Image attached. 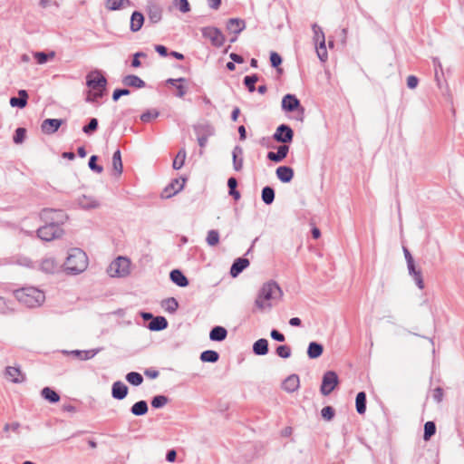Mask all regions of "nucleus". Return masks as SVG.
Wrapping results in <instances>:
<instances>
[{
	"label": "nucleus",
	"instance_id": "2",
	"mask_svg": "<svg viewBox=\"0 0 464 464\" xmlns=\"http://www.w3.org/2000/svg\"><path fill=\"white\" fill-rule=\"evenodd\" d=\"M14 295L20 303L27 307L40 306L45 299L44 292L34 286L17 289L14 292Z\"/></svg>",
	"mask_w": 464,
	"mask_h": 464
},
{
	"label": "nucleus",
	"instance_id": "60",
	"mask_svg": "<svg viewBox=\"0 0 464 464\" xmlns=\"http://www.w3.org/2000/svg\"><path fill=\"white\" fill-rule=\"evenodd\" d=\"M334 413V409L332 406H325L321 411V415L325 420H333Z\"/></svg>",
	"mask_w": 464,
	"mask_h": 464
},
{
	"label": "nucleus",
	"instance_id": "51",
	"mask_svg": "<svg viewBox=\"0 0 464 464\" xmlns=\"http://www.w3.org/2000/svg\"><path fill=\"white\" fill-rule=\"evenodd\" d=\"M206 241L211 246H216L218 243V241H219L218 231V230H214V229L209 230L208 232Z\"/></svg>",
	"mask_w": 464,
	"mask_h": 464
},
{
	"label": "nucleus",
	"instance_id": "56",
	"mask_svg": "<svg viewBox=\"0 0 464 464\" xmlns=\"http://www.w3.org/2000/svg\"><path fill=\"white\" fill-rule=\"evenodd\" d=\"M173 5L183 14L190 11V5L188 0H174Z\"/></svg>",
	"mask_w": 464,
	"mask_h": 464
},
{
	"label": "nucleus",
	"instance_id": "31",
	"mask_svg": "<svg viewBox=\"0 0 464 464\" xmlns=\"http://www.w3.org/2000/svg\"><path fill=\"white\" fill-rule=\"evenodd\" d=\"M268 351V341L265 338L258 339L253 344V353L256 355H266Z\"/></svg>",
	"mask_w": 464,
	"mask_h": 464
},
{
	"label": "nucleus",
	"instance_id": "50",
	"mask_svg": "<svg viewBox=\"0 0 464 464\" xmlns=\"http://www.w3.org/2000/svg\"><path fill=\"white\" fill-rule=\"evenodd\" d=\"M54 55H55L54 52H50L49 53H46L44 52H36L34 54V58L36 59V61L39 64H44V63H47V61L50 58H53Z\"/></svg>",
	"mask_w": 464,
	"mask_h": 464
},
{
	"label": "nucleus",
	"instance_id": "16",
	"mask_svg": "<svg viewBox=\"0 0 464 464\" xmlns=\"http://www.w3.org/2000/svg\"><path fill=\"white\" fill-rule=\"evenodd\" d=\"M5 375L14 383H21L24 382L25 376L18 367L7 366Z\"/></svg>",
	"mask_w": 464,
	"mask_h": 464
},
{
	"label": "nucleus",
	"instance_id": "42",
	"mask_svg": "<svg viewBox=\"0 0 464 464\" xmlns=\"http://www.w3.org/2000/svg\"><path fill=\"white\" fill-rule=\"evenodd\" d=\"M112 168L117 175H121L123 170L121 150H117L112 155Z\"/></svg>",
	"mask_w": 464,
	"mask_h": 464
},
{
	"label": "nucleus",
	"instance_id": "35",
	"mask_svg": "<svg viewBox=\"0 0 464 464\" xmlns=\"http://www.w3.org/2000/svg\"><path fill=\"white\" fill-rule=\"evenodd\" d=\"M148 403L146 401L143 400L135 402L130 408V412L135 416L145 415L148 412Z\"/></svg>",
	"mask_w": 464,
	"mask_h": 464
},
{
	"label": "nucleus",
	"instance_id": "36",
	"mask_svg": "<svg viewBox=\"0 0 464 464\" xmlns=\"http://www.w3.org/2000/svg\"><path fill=\"white\" fill-rule=\"evenodd\" d=\"M42 397L51 403H56L60 401V395L52 388L44 387L41 391Z\"/></svg>",
	"mask_w": 464,
	"mask_h": 464
},
{
	"label": "nucleus",
	"instance_id": "25",
	"mask_svg": "<svg viewBox=\"0 0 464 464\" xmlns=\"http://www.w3.org/2000/svg\"><path fill=\"white\" fill-rule=\"evenodd\" d=\"M246 27L244 20L239 18H230L227 22V29L235 34H240Z\"/></svg>",
	"mask_w": 464,
	"mask_h": 464
},
{
	"label": "nucleus",
	"instance_id": "22",
	"mask_svg": "<svg viewBox=\"0 0 464 464\" xmlns=\"http://www.w3.org/2000/svg\"><path fill=\"white\" fill-rule=\"evenodd\" d=\"M289 146L283 144L277 148V151H269L266 157L269 160L278 163L287 156Z\"/></svg>",
	"mask_w": 464,
	"mask_h": 464
},
{
	"label": "nucleus",
	"instance_id": "10",
	"mask_svg": "<svg viewBox=\"0 0 464 464\" xmlns=\"http://www.w3.org/2000/svg\"><path fill=\"white\" fill-rule=\"evenodd\" d=\"M202 36L208 39L215 47H221L225 44V36L222 32L214 26H206L201 29Z\"/></svg>",
	"mask_w": 464,
	"mask_h": 464
},
{
	"label": "nucleus",
	"instance_id": "29",
	"mask_svg": "<svg viewBox=\"0 0 464 464\" xmlns=\"http://www.w3.org/2000/svg\"><path fill=\"white\" fill-rule=\"evenodd\" d=\"M168 327V321L164 316H154L152 321L148 324V328L150 331L159 332Z\"/></svg>",
	"mask_w": 464,
	"mask_h": 464
},
{
	"label": "nucleus",
	"instance_id": "53",
	"mask_svg": "<svg viewBox=\"0 0 464 464\" xmlns=\"http://www.w3.org/2000/svg\"><path fill=\"white\" fill-rule=\"evenodd\" d=\"M26 136V130L19 127L15 130L13 140L15 144H21L24 141Z\"/></svg>",
	"mask_w": 464,
	"mask_h": 464
},
{
	"label": "nucleus",
	"instance_id": "41",
	"mask_svg": "<svg viewBox=\"0 0 464 464\" xmlns=\"http://www.w3.org/2000/svg\"><path fill=\"white\" fill-rule=\"evenodd\" d=\"M219 359V354L214 350H206L200 353V360L204 362H217Z\"/></svg>",
	"mask_w": 464,
	"mask_h": 464
},
{
	"label": "nucleus",
	"instance_id": "59",
	"mask_svg": "<svg viewBox=\"0 0 464 464\" xmlns=\"http://www.w3.org/2000/svg\"><path fill=\"white\" fill-rule=\"evenodd\" d=\"M318 46L316 47V53H317V55H318V58L322 61V62H324L327 60V51H326V46H325V42H322V43H319L317 44Z\"/></svg>",
	"mask_w": 464,
	"mask_h": 464
},
{
	"label": "nucleus",
	"instance_id": "47",
	"mask_svg": "<svg viewBox=\"0 0 464 464\" xmlns=\"http://www.w3.org/2000/svg\"><path fill=\"white\" fill-rule=\"evenodd\" d=\"M126 380L134 386H139L143 382L142 375L137 372H130L127 373Z\"/></svg>",
	"mask_w": 464,
	"mask_h": 464
},
{
	"label": "nucleus",
	"instance_id": "5",
	"mask_svg": "<svg viewBox=\"0 0 464 464\" xmlns=\"http://www.w3.org/2000/svg\"><path fill=\"white\" fill-rule=\"evenodd\" d=\"M86 85L92 91L105 92L107 86V79L100 70L90 72L86 75Z\"/></svg>",
	"mask_w": 464,
	"mask_h": 464
},
{
	"label": "nucleus",
	"instance_id": "49",
	"mask_svg": "<svg viewBox=\"0 0 464 464\" xmlns=\"http://www.w3.org/2000/svg\"><path fill=\"white\" fill-rule=\"evenodd\" d=\"M169 402V398L165 395H156L151 400V406L155 409L164 407Z\"/></svg>",
	"mask_w": 464,
	"mask_h": 464
},
{
	"label": "nucleus",
	"instance_id": "13",
	"mask_svg": "<svg viewBox=\"0 0 464 464\" xmlns=\"http://www.w3.org/2000/svg\"><path fill=\"white\" fill-rule=\"evenodd\" d=\"M62 124L63 120L61 119H46L42 122L41 129L45 134H53L58 130Z\"/></svg>",
	"mask_w": 464,
	"mask_h": 464
},
{
	"label": "nucleus",
	"instance_id": "23",
	"mask_svg": "<svg viewBox=\"0 0 464 464\" xmlns=\"http://www.w3.org/2000/svg\"><path fill=\"white\" fill-rule=\"evenodd\" d=\"M169 278L172 281V283H174L175 285H177L179 287H186L189 284L187 276L179 269H173L169 273Z\"/></svg>",
	"mask_w": 464,
	"mask_h": 464
},
{
	"label": "nucleus",
	"instance_id": "7",
	"mask_svg": "<svg viewBox=\"0 0 464 464\" xmlns=\"http://www.w3.org/2000/svg\"><path fill=\"white\" fill-rule=\"evenodd\" d=\"M63 233L61 227L45 222V225L37 229V237L44 241H51L60 237Z\"/></svg>",
	"mask_w": 464,
	"mask_h": 464
},
{
	"label": "nucleus",
	"instance_id": "55",
	"mask_svg": "<svg viewBox=\"0 0 464 464\" xmlns=\"http://www.w3.org/2000/svg\"><path fill=\"white\" fill-rule=\"evenodd\" d=\"M276 353L279 357L287 359L291 356V348L286 344H282L276 347Z\"/></svg>",
	"mask_w": 464,
	"mask_h": 464
},
{
	"label": "nucleus",
	"instance_id": "62",
	"mask_svg": "<svg viewBox=\"0 0 464 464\" xmlns=\"http://www.w3.org/2000/svg\"><path fill=\"white\" fill-rule=\"evenodd\" d=\"M270 63L272 67L278 68L282 63V57L276 52L270 53Z\"/></svg>",
	"mask_w": 464,
	"mask_h": 464
},
{
	"label": "nucleus",
	"instance_id": "44",
	"mask_svg": "<svg viewBox=\"0 0 464 464\" xmlns=\"http://www.w3.org/2000/svg\"><path fill=\"white\" fill-rule=\"evenodd\" d=\"M258 80L259 77L257 74L246 75L244 77L243 82L249 92H254L256 91V83Z\"/></svg>",
	"mask_w": 464,
	"mask_h": 464
},
{
	"label": "nucleus",
	"instance_id": "11",
	"mask_svg": "<svg viewBox=\"0 0 464 464\" xmlns=\"http://www.w3.org/2000/svg\"><path fill=\"white\" fill-rule=\"evenodd\" d=\"M293 138L294 131L291 129V127L288 126L287 124L279 125L273 135V139L276 141L284 143L285 145L286 143L291 142L293 140Z\"/></svg>",
	"mask_w": 464,
	"mask_h": 464
},
{
	"label": "nucleus",
	"instance_id": "32",
	"mask_svg": "<svg viewBox=\"0 0 464 464\" xmlns=\"http://www.w3.org/2000/svg\"><path fill=\"white\" fill-rule=\"evenodd\" d=\"M122 83L126 86L135 87V88L145 87V82L134 74H129V75H126L125 77H123Z\"/></svg>",
	"mask_w": 464,
	"mask_h": 464
},
{
	"label": "nucleus",
	"instance_id": "61",
	"mask_svg": "<svg viewBox=\"0 0 464 464\" xmlns=\"http://www.w3.org/2000/svg\"><path fill=\"white\" fill-rule=\"evenodd\" d=\"M130 93V92L127 88L116 89L112 92V100L117 102L121 96L129 95Z\"/></svg>",
	"mask_w": 464,
	"mask_h": 464
},
{
	"label": "nucleus",
	"instance_id": "6",
	"mask_svg": "<svg viewBox=\"0 0 464 464\" xmlns=\"http://www.w3.org/2000/svg\"><path fill=\"white\" fill-rule=\"evenodd\" d=\"M40 218L44 222H50L59 227L68 219V216L63 210L54 208L43 209Z\"/></svg>",
	"mask_w": 464,
	"mask_h": 464
},
{
	"label": "nucleus",
	"instance_id": "15",
	"mask_svg": "<svg viewBox=\"0 0 464 464\" xmlns=\"http://www.w3.org/2000/svg\"><path fill=\"white\" fill-rule=\"evenodd\" d=\"M248 266L249 260L247 258L238 257L235 259L230 267V276L232 277L238 276Z\"/></svg>",
	"mask_w": 464,
	"mask_h": 464
},
{
	"label": "nucleus",
	"instance_id": "64",
	"mask_svg": "<svg viewBox=\"0 0 464 464\" xmlns=\"http://www.w3.org/2000/svg\"><path fill=\"white\" fill-rule=\"evenodd\" d=\"M270 336L273 340L280 342V343L285 342V335L276 329H273L270 332Z\"/></svg>",
	"mask_w": 464,
	"mask_h": 464
},
{
	"label": "nucleus",
	"instance_id": "17",
	"mask_svg": "<svg viewBox=\"0 0 464 464\" xmlns=\"http://www.w3.org/2000/svg\"><path fill=\"white\" fill-rule=\"evenodd\" d=\"M300 380L297 374H291L283 382L282 388L288 393H293L299 389Z\"/></svg>",
	"mask_w": 464,
	"mask_h": 464
},
{
	"label": "nucleus",
	"instance_id": "14",
	"mask_svg": "<svg viewBox=\"0 0 464 464\" xmlns=\"http://www.w3.org/2000/svg\"><path fill=\"white\" fill-rule=\"evenodd\" d=\"M244 150L243 148L239 145L234 147L232 150V162L233 169L235 171H241L244 164L243 158Z\"/></svg>",
	"mask_w": 464,
	"mask_h": 464
},
{
	"label": "nucleus",
	"instance_id": "19",
	"mask_svg": "<svg viewBox=\"0 0 464 464\" xmlns=\"http://www.w3.org/2000/svg\"><path fill=\"white\" fill-rule=\"evenodd\" d=\"M128 386L121 382L117 381L112 384L111 396L116 400H123L128 394Z\"/></svg>",
	"mask_w": 464,
	"mask_h": 464
},
{
	"label": "nucleus",
	"instance_id": "37",
	"mask_svg": "<svg viewBox=\"0 0 464 464\" xmlns=\"http://www.w3.org/2000/svg\"><path fill=\"white\" fill-rule=\"evenodd\" d=\"M355 407L359 414H363L366 411V393L360 392L355 398Z\"/></svg>",
	"mask_w": 464,
	"mask_h": 464
},
{
	"label": "nucleus",
	"instance_id": "28",
	"mask_svg": "<svg viewBox=\"0 0 464 464\" xmlns=\"http://www.w3.org/2000/svg\"><path fill=\"white\" fill-rule=\"evenodd\" d=\"M144 24V15L139 12L134 11L130 16V29L131 32L136 33L140 31Z\"/></svg>",
	"mask_w": 464,
	"mask_h": 464
},
{
	"label": "nucleus",
	"instance_id": "3",
	"mask_svg": "<svg viewBox=\"0 0 464 464\" xmlns=\"http://www.w3.org/2000/svg\"><path fill=\"white\" fill-rule=\"evenodd\" d=\"M88 266L86 254L80 248H72L64 262V269L68 274L77 275L83 272Z\"/></svg>",
	"mask_w": 464,
	"mask_h": 464
},
{
	"label": "nucleus",
	"instance_id": "26",
	"mask_svg": "<svg viewBox=\"0 0 464 464\" xmlns=\"http://www.w3.org/2000/svg\"><path fill=\"white\" fill-rule=\"evenodd\" d=\"M28 97V93L25 90H20L18 92V97L10 98V105L23 109L27 105Z\"/></svg>",
	"mask_w": 464,
	"mask_h": 464
},
{
	"label": "nucleus",
	"instance_id": "4",
	"mask_svg": "<svg viewBox=\"0 0 464 464\" xmlns=\"http://www.w3.org/2000/svg\"><path fill=\"white\" fill-rule=\"evenodd\" d=\"M130 260L125 256H118L107 268L111 277H124L130 274Z\"/></svg>",
	"mask_w": 464,
	"mask_h": 464
},
{
	"label": "nucleus",
	"instance_id": "46",
	"mask_svg": "<svg viewBox=\"0 0 464 464\" xmlns=\"http://www.w3.org/2000/svg\"><path fill=\"white\" fill-rule=\"evenodd\" d=\"M436 433V425L434 421L429 420L424 424L423 440L429 441Z\"/></svg>",
	"mask_w": 464,
	"mask_h": 464
},
{
	"label": "nucleus",
	"instance_id": "20",
	"mask_svg": "<svg viewBox=\"0 0 464 464\" xmlns=\"http://www.w3.org/2000/svg\"><path fill=\"white\" fill-rule=\"evenodd\" d=\"M147 15L150 23L157 24L162 18V9L158 5L150 4L147 7Z\"/></svg>",
	"mask_w": 464,
	"mask_h": 464
},
{
	"label": "nucleus",
	"instance_id": "57",
	"mask_svg": "<svg viewBox=\"0 0 464 464\" xmlns=\"http://www.w3.org/2000/svg\"><path fill=\"white\" fill-rule=\"evenodd\" d=\"M97 160L98 157L96 155L91 156L89 159L88 166L92 171H95L96 173H102L103 171V168L102 166L97 164Z\"/></svg>",
	"mask_w": 464,
	"mask_h": 464
},
{
	"label": "nucleus",
	"instance_id": "52",
	"mask_svg": "<svg viewBox=\"0 0 464 464\" xmlns=\"http://www.w3.org/2000/svg\"><path fill=\"white\" fill-rule=\"evenodd\" d=\"M98 128V120L96 118H92L89 123L82 128V131L86 135H92Z\"/></svg>",
	"mask_w": 464,
	"mask_h": 464
},
{
	"label": "nucleus",
	"instance_id": "54",
	"mask_svg": "<svg viewBox=\"0 0 464 464\" xmlns=\"http://www.w3.org/2000/svg\"><path fill=\"white\" fill-rule=\"evenodd\" d=\"M104 95V92L101 91H92L90 89L87 92V96L85 98V101L90 103L95 102L98 99L102 98Z\"/></svg>",
	"mask_w": 464,
	"mask_h": 464
},
{
	"label": "nucleus",
	"instance_id": "38",
	"mask_svg": "<svg viewBox=\"0 0 464 464\" xmlns=\"http://www.w3.org/2000/svg\"><path fill=\"white\" fill-rule=\"evenodd\" d=\"M261 198L266 205H271L275 200V189L270 186L263 188L261 192Z\"/></svg>",
	"mask_w": 464,
	"mask_h": 464
},
{
	"label": "nucleus",
	"instance_id": "40",
	"mask_svg": "<svg viewBox=\"0 0 464 464\" xmlns=\"http://www.w3.org/2000/svg\"><path fill=\"white\" fill-rule=\"evenodd\" d=\"M130 5V0H106L105 7L110 11L119 10L124 5Z\"/></svg>",
	"mask_w": 464,
	"mask_h": 464
},
{
	"label": "nucleus",
	"instance_id": "12",
	"mask_svg": "<svg viewBox=\"0 0 464 464\" xmlns=\"http://www.w3.org/2000/svg\"><path fill=\"white\" fill-rule=\"evenodd\" d=\"M186 179H174L162 191L161 198H169L180 191L185 184Z\"/></svg>",
	"mask_w": 464,
	"mask_h": 464
},
{
	"label": "nucleus",
	"instance_id": "30",
	"mask_svg": "<svg viewBox=\"0 0 464 464\" xmlns=\"http://www.w3.org/2000/svg\"><path fill=\"white\" fill-rule=\"evenodd\" d=\"M227 336V331L223 326H214L209 333V339L214 342H222Z\"/></svg>",
	"mask_w": 464,
	"mask_h": 464
},
{
	"label": "nucleus",
	"instance_id": "63",
	"mask_svg": "<svg viewBox=\"0 0 464 464\" xmlns=\"http://www.w3.org/2000/svg\"><path fill=\"white\" fill-rule=\"evenodd\" d=\"M38 5H39V6L43 7V8H48V7H52V6L59 8L58 2L54 1V0H40L38 2Z\"/></svg>",
	"mask_w": 464,
	"mask_h": 464
},
{
	"label": "nucleus",
	"instance_id": "18",
	"mask_svg": "<svg viewBox=\"0 0 464 464\" xmlns=\"http://www.w3.org/2000/svg\"><path fill=\"white\" fill-rule=\"evenodd\" d=\"M407 267H408V271H409L410 276H412V278L415 281L417 286L420 289H423L424 288V282H423L421 271L420 269L416 268L414 260L408 262L407 263Z\"/></svg>",
	"mask_w": 464,
	"mask_h": 464
},
{
	"label": "nucleus",
	"instance_id": "1",
	"mask_svg": "<svg viewBox=\"0 0 464 464\" xmlns=\"http://www.w3.org/2000/svg\"><path fill=\"white\" fill-rule=\"evenodd\" d=\"M283 296V291L275 281L265 283L255 300V306L258 311H269Z\"/></svg>",
	"mask_w": 464,
	"mask_h": 464
},
{
	"label": "nucleus",
	"instance_id": "43",
	"mask_svg": "<svg viewBox=\"0 0 464 464\" xmlns=\"http://www.w3.org/2000/svg\"><path fill=\"white\" fill-rule=\"evenodd\" d=\"M161 306L165 309L166 312L174 314L179 308V303L174 297H169L162 301Z\"/></svg>",
	"mask_w": 464,
	"mask_h": 464
},
{
	"label": "nucleus",
	"instance_id": "24",
	"mask_svg": "<svg viewBox=\"0 0 464 464\" xmlns=\"http://www.w3.org/2000/svg\"><path fill=\"white\" fill-rule=\"evenodd\" d=\"M277 179L283 183H288L293 179L294 170L288 166H280L276 170Z\"/></svg>",
	"mask_w": 464,
	"mask_h": 464
},
{
	"label": "nucleus",
	"instance_id": "27",
	"mask_svg": "<svg viewBox=\"0 0 464 464\" xmlns=\"http://www.w3.org/2000/svg\"><path fill=\"white\" fill-rule=\"evenodd\" d=\"M59 268V264L53 257H45L40 263V269L48 274L56 272Z\"/></svg>",
	"mask_w": 464,
	"mask_h": 464
},
{
	"label": "nucleus",
	"instance_id": "39",
	"mask_svg": "<svg viewBox=\"0 0 464 464\" xmlns=\"http://www.w3.org/2000/svg\"><path fill=\"white\" fill-rule=\"evenodd\" d=\"M78 204L84 209L95 208L99 206V203L95 199L84 195L78 199Z\"/></svg>",
	"mask_w": 464,
	"mask_h": 464
},
{
	"label": "nucleus",
	"instance_id": "58",
	"mask_svg": "<svg viewBox=\"0 0 464 464\" xmlns=\"http://www.w3.org/2000/svg\"><path fill=\"white\" fill-rule=\"evenodd\" d=\"M160 112L157 110H148L140 115V120L143 122H149L151 119L159 117Z\"/></svg>",
	"mask_w": 464,
	"mask_h": 464
},
{
	"label": "nucleus",
	"instance_id": "45",
	"mask_svg": "<svg viewBox=\"0 0 464 464\" xmlns=\"http://www.w3.org/2000/svg\"><path fill=\"white\" fill-rule=\"evenodd\" d=\"M186 156H187V153H186V150L185 149H180L178 152V154L176 155L174 160H173V163H172V167L174 169H179L183 167L184 163H185V160H186Z\"/></svg>",
	"mask_w": 464,
	"mask_h": 464
},
{
	"label": "nucleus",
	"instance_id": "8",
	"mask_svg": "<svg viewBox=\"0 0 464 464\" xmlns=\"http://www.w3.org/2000/svg\"><path fill=\"white\" fill-rule=\"evenodd\" d=\"M282 109L286 112L298 111V120L303 121L304 109L301 106L300 101L294 94H285L282 99Z\"/></svg>",
	"mask_w": 464,
	"mask_h": 464
},
{
	"label": "nucleus",
	"instance_id": "21",
	"mask_svg": "<svg viewBox=\"0 0 464 464\" xmlns=\"http://www.w3.org/2000/svg\"><path fill=\"white\" fill-rule=\"evenodd\" d=\"M195 132L198 136V143L201 149H203L208 140V137L212 134L209 127L196 126L194 128Z\"/></svg>",
	"mask_w": 464,
	"mask_h": 464
},
{
	"label": "nucleus",
	"instance_id": "9",
	"mask_svg": "<svg viewBox=\"0 0 464 464\" xmlns=\"http://www.w3.org/2000/svg\"><path fill=\"white\" fill-rule=\"evenodd\" d=\"M339 379L338 375L334 371H327L323 375L322 384L320 387V392L323 395H329L338 385Z\"/></svg>",
	"mask_w": 464,
	"mask_h": 464
},
{
	"label": "nucleus",
	"instance_id": "34",
	"mask_svg": "<svg viewBox=\"0 0 464 464\" xmlns=\"http://www.w3.org/2000/svg\"><path fill=\"white\" fill-rule=\"evenodd\" d=\"M100 351L101 349H92L86 351L73 350L71 351L70 353L78 357L82 361H87L89 359L93 358Z\"/></svg>",
	"mask_w": 464,
	"mask_h": 464
},
{
	"label": "nucleus",
	"instance_id": "48",
	"mask_svg": "<svg viewBox=\"0 0 464 464\" xmlns=\"http://www.w3.org/2000/svg\"><path fill=\"white\" fill-rule=\"evenodd\" d=\"M312 30L314 32V41L316 45L319 43L325 42L324 34L322 28L317 24H314L312 25Z\"/></svg>",
	"mask_w": 464,
	"mask_h": 464
},
{
	"label": "nucleus",
	"instance_id": "33",
	"mask_svg": "<svg viewBox=\"0 0 464 464\" xmlns=\"http://www.w3.org/2000/svg\"><path fill=\"white\" fill-rule=\"evenodd\" d=\"M324 346L317 342H311L308 344L307 355L310 359H316L323 354Z\"/></svg>",
	"mask_w": 464,
	"mask_h": 464
}]
</instances>
